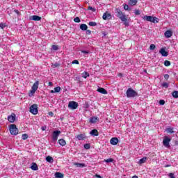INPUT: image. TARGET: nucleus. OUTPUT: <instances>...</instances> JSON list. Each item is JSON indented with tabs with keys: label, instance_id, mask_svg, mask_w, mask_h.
Here are the masks:
<instances>
[{
	"label": "nucleus",
	"instance_id": "38",
	"mask_svg": "<svg viewBox=\"0 0 178 178\" xmlns=\"http://www.w3.org/2000/svg\"><path fill=\"white\" fill-rule=\"evenodd\" d=\"M155 48H156L155 44H150L149 49H151V51H154V49H155Z\"/></svg>",
	"mask_w": 178,
	"mask_h": 178
},
{
	"label": "nucleus",
	"instance_id": "55",
	"mask_svg": "<svg viewBox=\"0 0 178 178\" xmlns=\"http://www.w3.org/2000/svg\"><path fill=\"white\" fill-rule=\"evenodd\" d=\"M81 52L82 54H88V51H86V50H83Z\"/></svg>",
	"mask_w": 178,
	"mask_h": 178
},
{
	"label": "nucleus",
	"instance_id": "39",
	"mask_svg": "<svg viewBox=\"0 0 178 178\" xmlns=\"http://www.w3.org/2000/svg\"><path fill=\"white\" fill-rule=\"evenodd\" d=\"M124 10H131V9H130V8H129V5H127V4H125V5L124 6Z\"/></svg>",
	"mask_w": 178,
	"mask_h": 178
},
{
	"label": "nucleus",
	"instance_id": "34",
	"mask_svg": "<svg viewBox=\"0 0 178 178\" xmlns=\"http://www.w3.org/2000/svg\"><path fill=\"white\" fill-rule=\"evenodd\" d=\"M88 10H92V12H95V10H97V9H95V8H92L91 6H89L88 7Z\"/></svg>",
	"mask_w": 178,
	"mask_h": 178
},
{
	"label": "nucleus",
	"instance_id": "4",
	"mask_svg": "<svg viewBox=\"0 0 178 178\" xmlns=\"http://www.w3.org/2000/svg\"><path fill=\"white\" fill-rule=\"evenodd\" d=\"M143 19L144 20H147V22H151L152 23H158L159 22L158 18L152 16L145 15Z\"/></svg>",
	"mask_w": 178,
	"mask_h": 178
},
{
	"label": "nucleus",
	"instance_id": "6",
	"mask_svg": "<svg viewBox=\"0 0 178 178\" xmlns=\"http://www.w3.org/2000/svg\"><path fill=\"white\" fill-rule=\"evenodd\" d=\"M78 106L79 104L74 101H71L68 104V108H70V109H77Z\"/></svg>",
	"mask_w": 178,
	"mask_h": 178
},
{
	"label": "nucleus",
	"instance_id": "56",
	"mask_svg": "<svg viewBox=\"0 0 178 178\" xmlns=\"http://www.w3.org/2000/svg\"><path fill=\"white\" fill-rule=\"evenodd\" d=\"M49 116H54V113L52 111L49 112Z\"/></svg>",
	"mask_w": 178,
	"mask_h": 178
},
{
	"label": "nucleus",
	"instance_id": "28",
	"mask_svg": "<svg viewBox=\"0 0 178 178\" xmlns=\"http://www.w3.org/2000/svg\"><path fill=\"white\" fill-rule=\"evenodd\" d=\"M137 4V0H130L129 1V5L131 6H134V5Z\"/></svg>",
	"mask_w": 178,
	"mask_h": 178
},
{
	"label": "nucleus",
	"instance_id": "51",
	"mask_svg": "<svg viewBox=\"0 0 178 178\" xmlns=\"http://www.w3.org/2000/svg\"><path fill=\"white\" fill-rule=\"evenodd\" d=\"M36 91H37V90H34V89H32V90H31V95H34Z\"/></svg>",
	"mask_w": 178,
	"mask_h": 178
},
{
	"label": "nucleus",
	"instance_id": "61",
	"mask_svg": "<svg viewBox=\"0 0 178 178\" xmlns=\"http://www.w3.org/2000/svg\"><path fill=\"white\" fill-rule=\"evenodd\" d=\"M169 167H170V165H165V168H169Z\"/></svg>",
	"mask_w": 178,
	"mask_h": 178
},
{
	"label": "nucleus",
	"instance_id": "14",
	"mask_svg": "<svg viewBox=\"0 0 178 178\" xmlns=\"http://www.w3.org/2000/svg\"><path fill=\"white\" fill-rule=\"evenodd\" d=\"M159 53L161 54L162 56H168V55H169V53L165 50V48H161Z\"/></svg>",
	"mask_w": 178,
	"mask_h": 178
},
{
	"label": "nucleus",
	"instance_id": "40",
	"mask_svg": "<svg viewBox=\"0 0 178 178\" xmlns=\"http://www.w3.org/2000/svg\"><path fill=\"white\" fill-rule=\"evenodd\" d=\"M6 27V24L5 23H0V28L2 29H5Z\"/></svg>",
	"mask_w": 178,
	"mask_h": 178
},
{
	"label": "nucleus",
	"instance_id": "50",
	"mask_svg": "<svg viewBox=\"0 0 178 178\" xmlns=\"http://www.w3.org/2000/svg\"><path fill=\"white\" fill-rule=\"evenodd\" d=\"M41 130H42V131H45V130H47V126L42 127Z\"/></svg>",
	"mask_w": 178,
	"mask_h": 178
},
{
	"label": "nucleus",
	"instance_id": "53",
	"mask_svg": "<svg viewBox=\"0 0 178 178\" xmlns=\"http://www.w3.org/2000/svg\"><path fill=\"white\" fill-rule=\"evenodd\" d=\"M15 13H17V15H20V12L19 10H14Z\"/></svg>",
	"mask_w": 178,
	"mask_h": 178
},
{
	"label": "nucleus",
	"instance_id": "27",
	"mask_svg": "<svg viewBox=\"0 0 178 178\" xmlns=\"http://www.w3.org/2000/svg\"><path fill=\"white\" fill-rule=\"evenodd\" d=\"M82 77L83 79H87L88 77H90V74L87 72H84L83 73H82Z\"/></svg>",
	"mask_w": 178,
	"mask_h": 178
},
{
	"label": "nucleus",
	"instance_id": "17",
	"mask_svg": "<svg viewBox=\"0 0 178 178\" xmlns=\"http://www.w3.org/2000/svg\"><path fill=\"white\" fill-rule=\"evenodd\" d=\"M99 120V118H98V117H92L90 118V123H96Z\"/></svg>",
	"mask_w": 178,
	"mask_h": 178
},
{
	"label": "nucleus",
	"instance_id": "11",
	"mask_svg": "<svg viewBox=\"0 0 178 178\" xmlns=\"http://www.w3.org/2000/svg\"><path fill=\"white\" fill-rule=\"evenodd\" d=\"M30 20H33L34 22H40V20H41V17L38 15H33L30 17Z\"/></svg>",
	"mask_w": 178,
	"mask_h": 178
},
{
	"label": "nucleus",
	"instance_id": "31",
	"mask_svg": "<svg viewBox=\"0 0 178 178\" xmlns=\"http://www.w3.org/2000/svg\"><path fill=\"white\" fill-rule=\"evenodd\" d=\"M162 87H163L164 88H169V83H168L166 82H163L162 83Z\"/></svg>",
	"mask_w": 178,
	"mask_h": 178
},
{
	"label": "nucleus",
	"instance_id": "44",
	"mask_svg": "<svg viewBox=\"0 0 178 178\" xmlns=\"http://www.w3.org/2000/svg\"><path fill=\"white\" fill-rule=\"evenodd\" d=\"M105 162H106L107 163H109L111 162H113V159H108L105 160Z\"/></svg>",
	"mask_w": 178,
	"mask_h": 178
},
{
	"label": "nucleus",
	"instance_id": "22",
	"mask_svg": "<svg viewBox=\"0 0 178 178\" xmlns=\"http://www.w3.org/2000/svg\"><path fill=\"white\" fill-rule=\"evenodd\" d=\"M146 161H147V157H143L139 160L138 163L139 165H143V163H145Z\"/></svg>",
	"mask_w": 178,
	"mask_h": 178
},
{
	"label": "nucleus",
	"instance_id": "37",
	"mask_svg": "<svg viewBox=\"0 0 178 178\" xmlns=\"http://www.w3.org/2000/svg\"><path fill=\"white\" fill-rule=\"evenodd\" d=\"M60 91V87L58 86L54 88V92H59Z\"/></svg>",
	"mask_w": 178,
	"mask_h": 178
},
{
	"label": "nucleus",
	"instance_id": "46",
	"mask_svg": "<svg viewBox=\"0 0 178 178\" xmlns=\"http://www.w3.org/2000/svg\"><path fill=\"white\" fill-rule=\"evenodd\" d=\"M134 13H135V15H140V10L136 9Z\"/></svg>",
	"mask_w": 178,
	"mask_h": 178
},
{
	"label": "nucleus",
	"instance_id": "12",
	"mask_svg": "<svg viewBox=\"0 0 178 178\" xmlns=\"http://www.w3.org/2000/svg\"><path fill=\"white\" fill-rule=\"evenodd\" d=\"M103 19L104 20H108V19H111L112 17V15L108 12H106L105 13L103 14Z\"/></svg>",
	"mask_w": 178,
	"mask_h": 178
},
{
	"label": "nucleus",
	"instance_id": "21",
	"mask_svg": "<svg viewBox=\"0 0 178 178\" xmlns=\"http://www.w3.org/2000/svg\"><path fill=\"white\" fill-rule=\"evenodd\" d=\"M31 169H32V170H38V165H37V163H33Z\"/></svg>",
	"mask_w": 178,
	"mask_h": 178
},
{
	"label": "nucleus",
	"instance_id": "15",
	"mask_svg": "<svg viewBox=\"0 0 178 178\" xmlns=\"http://www.w3.org/2000/svg\"><path fill=\"white\" fill-rule=\"evenodd\" d=\"M172 35H173V32H172V31H170V30H168L165 33V37H166V38H170V37H172Z\"/></svg>",
	"mask_w": 178,
	"mask_h": 178
},
{
	"label": "nucleus",
	"instance_id": "54",
	"mask_svg": "<svg viewBox=\"0 0 178 178\" xmlns=\"http://www.w3.org/2000/svg\"><path fill=\"white\" fill-rule=\"evenodd\" d=\"M86 34H88V35L91 34V31H90V30H86Z\"/></svg>",
	"mask_w": 178,
	"mask_h": 178
},
{
	"label": "nucleus",
	"instance_id": "30",
	"mask_svg": "<svg viewBox=\"0 0 178 178\" xmlns=\"http://www.w3.org/2000/svg\"><path fill=\"white\" fill-rule=\"evenodd\" d=\"M83 147L85 149H90V148H91V145H90V143H86L84 145Z\"/></svg>",
	"mask_w": 178,
	"mask_h": 178
},
{
	"label": "nucleus",
	"instance_id": "52",
	"mask_svg": "<svg viewBox=\"0 0 178 178\" xmlns=\"http://www.w3.org/2000/svg\"><path fill=\"white\" fill-rule=\"evenodd\" d=\"M164 79H165V80H168V79H169V74H165V75H164Z\"/></svg>",
	"mask_w": 178,
	"mask_h": 178
},
{
	"label": "nucleus",
	"instance_id": "32",
	"mask_svg": "<svg viewBox=\"0 0 178 178\" xmlns=\"http://www.w3.org/2000/svg\"><path fill=\"white\" fill-rule=\"evenodd\" d=\"M22 140H27L29 138V135L24 134L22 136Z\"/></svg>",
	"mask_w": 178,
	"mask_h": 178
},
{
	"label": "nucleus",
	"instance_id": "8",
	"mask_svg": "<svg viewBox=\"0 0 178 178\" xmlns=\"http://www.w3.org/2000/svg\"><path fill=\"white\" fill-rule=\"evenodd\" d=\"M60 134V131H54L52 134V140L53 141H56L58 140V137Z\"/></svg>",
	"mask_w": 178,
	"mask_h": 178
},
{
	"label": "nucleus",
	"instance_id": "49",
	"mask_svg": "<svg viewBox=\"0 0 178 178\" xmlns=\"http://www.w3.org/2000/svg\"><path fill=\"white\" fill-rule=\"evenodd\" d=\"M164 104H165V100L161 99V100L159 101V104H160V105H163Z\"/></svg>",
	"mask_w": 178,
	"mask_h": 178
},
{
	"label": "nucleus",
	"instance_id": "1",
	"mask_svg": "<svg viewBox=\"0 0 178 178\" xmlns=\"http://www.w3.org/2000/svg\"><path fill=\"white\" fill-rule=\"evenodd\" d=\"M126 94L127 98H134L138 96V93L131 88L127 89Z\"/></svg>",
	"mask_w": 178,
	"mask_h": 178
},
{
	"label": "nucleus",
	"instance_id": "47",
	"mask_svg": "<svg viewBox=\"0 0 178 178\" xmlns=\"http://www.w3.org/2000/svg\"><path fill=\"white\" fill-rule=\"evenodd\" d=\"M122 22H124V26H129V22H127V18H126L125 21H122Z\"/></svg>",
	"mask_w": 178,
	"mask_h": 178
},
{
	"label": "nucleus",
	"instance_id": "62",
	"mask_svg": "<svg viewBox=\"0 0 178 178\" xmlns=\"http://www.w3.org/2000/svg\"><path fill=\"white\" fill-rule=\"evenodd\" d=\"M119 76H122V74H119Z\"/></svg>",
	"mask_w": 178,
	"mask_h": 178
},
{
	"label": "nucleus",
	"instance_id": "58",
	"mask_svg": "<svg viewBox=\"0 0 178 178\" xmlns=\"http://www.w3.org/2000/svg\"><path fill=\"white\" fill-rule=\"evenodd\" d=\"M50 92H51V94H54V92H55V90H51L50 91Z\"/></svg>",
	"mask_w": 178,
	"mask_h": 178
},
{
	"label": "nucleus",
	"instance_id": "42",
	"mask_svg": "<svg viewBox=\"0 0 178 178\" xmlns=\"http://www.w3.org/2000/svg\"><path fill=\"white\" fill-rule=\"evenodd\" d=\"M167 131H168V133H171V134L175 133L172 128H168Z\"/></svg>",
	"mask_w": 178,
	"mask_h": 178
},
{
	"label": "nucleus",
	"instance_id": "60",
	"mask_svg": "<svg viewBox=\"0 0 178 178\" xmlns=\"http://www.w3.org/2000/svg\"><path fill=\"white\" fill-rule=\"evenodd\" d=\"M49 86H52V82H49Z\"/></svg>",
	"mask_w": 178,
	"mask_h": 178
},
{
	"label": "nucleus",
	"instance_id": "23",
	"mask_svg": "<svg viewBox=\"0 0 178 178\" xmlns=\"http://www.w3.org/2000/svg\"><path fill=\"white\" fill-rule=\"evenodd\" d=\"M46 161L47 162H49V163H52L54 162V158L51 156H49L46 157Z\"/></svg>",
	"mask_w": 178,
	"mask_h": 178
},
{
	"label": "nucleus",
	"instance_id": "7",
	"mask_svg": "<svg viewBox=\"0 0 178 178\" xmlns=\"http://www.w3.org/2000/svg\"><path fill=\"white\" fill-rule=\"evenodd\" d=\"M171 139L169 138L168 136H165V138L163 140V145L164 147H166V148H169L170 147V145H169V143H170Z\"/></svg>",
	"mask_w": 178,
	"mask_h": 178
},
{
	"label": "nucleus",
	"instance_id": "36",
	"mask_svg": "<svg viewBox=\"0 0 178 178\" xmlns=\"http://www.w3.org/2000/svg\"><path fill=\"white\" fill-rule=\"evenodd\" d=\"M164 65H165V66H170V61L165 60L164 61Z\"/></svg>",
	"mask_w": 178,
	"mask_h": 178
},
{
	"label": "nucleus",
	"instance_id": "19",
	"mask_svg": "<svg viewBox=\"0 0 178 178\" xmlns=\"http://www.w3.org/2000/svg\"><path fill=\"white\" fill-rule=\"evenodd\" d=\"M88 29V26L86 24H82L80 25V29L83 31H86Z\"/></svg>",
	"mask_w": 178,
	"mask_h": 178
},
{
	"label": "nucleus",
	"instance_id": "24",
	"mask_svg": "<svg viewBox=\"0 0 178 178\" xmlns=\"http://www.w3.org/2000/svg\"><path fill=\"white\" fill-rule=\"evenodd\" d=\"M58 143L60 144V145H62V147H65V145H66V141L63 139H60L58 140Z\"/></svg>",
	"mask_w": 178,
	"mask_h": 178
},
{
	"label": "nucleus",
	"instance_id": "43",
	"mask_svg": "<svg viewBox=\"0 0 178 178\" xmlns=\"http://www.w3.org/2000/svg\"><path fill=\"white\" fill-rule=\"evenodd\" d=\"M88 24H89V26H97V22H89Z\"/></svg>",
	"mask_w": 178,
	"mask_h": 178
},
{
	"label": "nucleus",
	"instance_id": "3",
	"mask_svg": "<svg viewBox=\"0 0 178 178\" xmlns=\"http://www.w3.org/2000/svg\"><path fill=\"white\" fill-rule=\"evenodd\" d=\"M115 13L117 17H119L121 21H125L126 20V16L123 14V12L120 10V9L116 8Z\"/></svg>",
	"mask_w": 178,
	"mask_h": 178
},
{
	"label": "nucleus",
	"instance_id": "33",
	"mask_svg": "<svg viewBox=\"0 0 178 178\" xmlns=\"http://www.w3.org/2000/svg\"><path fill=\"white\" fill-rule=\"evenodd\" d=\"M74 22H75V23H80V22H81V20L80 19V17H76L74 19Z\"/></svg>",
	"mask_w": 178,
	"mask_h": 178
},
{
	"label": "nucleus",
	"instance_id": "13",
	"mask_svg": "<svg viewBox=\"0 0 178 178\" xmlns=\"http://www.w3.org/2000/svg\"><path fill=\"white\" fill-rule=\"evenodd\" d=\"M110 143L112 145H116L118 143H119V139H118V138H112Z\"/></svg>",
	"mask_w": 178,
	"mask_h": 178
},
{
	"label": "nucleus",
	"instance_id": "45",
	"mask_svg": "<svg viewBox=\"0 0 178 178\" xmlns=\"http://www.w3.org/2000/svg\"><path fill=\"white\" fill-rule=\"evenodd\" d=\"M79 60H74L73 61H72V65H79Z\"/></svg>",
	"mask_w": 178,
	"mask_h": 178
},
{
	"label": "nucleus",
	"instance_id": "59",
	"mask_svg": "<svg viewBox=\"0 0 178 178\" xmlns=\"http://www.w3.org/2000/svg\"><path fill=\"white\" fill-rule=\"evenodd\" d=\"M132 178H138V177L137 175L133 176Z\"/></svg>",
	"mask_w": 178,
	"mask_h": 178
},
{
	"label": "nucleus",
	"instance_id": "9",
	"mask_svg": "<svg viewBox=\"0 0 178 178\" xmlns=\"http://www.w3.org/2000/svg\"><path fill=\"white\" fill-rule=\"evenodd\" d=\"M8 120L10 123H15V120H16V114L12 113V115H8Z\"/></svg>",
	"mask_w": 178,
	"mask_h": 178
},
{
	"label": "nucleus",
	"instance_id": "20",
	"mask_svg": "<svg viewBox=\"0 0 178 178\" xmlns=\"http://www.w3.org/2000/svg\"><path fill=\"white\" fill-rule=\"evenodd\" d=\"M90 136H97L99 135V134H98V130H97V129H92V131H90Z\"/></svg>",
	"mask_w": 178,
	"mask_h": 178
},
{
	"label": "nucleus",
	"instance_id": "10",
	"mask_svg": "<svg viewBox=\"0 0 178 178\" xmlns=\"http://www.w3.org/2000/svg\"><path fill=\"white\" fill-rule=\"evenodd\" d=\"M76 138L79 141H83V140H86V138H87V136H86V134H81L77 135Z\"/></svg>",
	"mask_w": 178,
	"mask_h": 178
},
{
	"label": "nucleus",
	"instance_id": "5",
	"mask_svg": "<svg viewBox=\"0 0 178 178\" xmlns=\"http://www.w3.org/2000/svg\"><path fill=\"white\" fill-rule=\"evenodd\" d=\"M29 109V112L33 113V115H37V113H38V106L35 104L31 106Z\"/></svg>",
	"mask_w": 178,
	"mask_h": 178
},
{
	"label": "nucleus",
	"instance_id": "18",
	"mask_svg": "<svg viewBox=\"0 0 178 178\" xmlns=\"http://www.w3.org/2000/svg\"><path fill=\"white\" fill-rule=\"evenodd\" d=\"M98 92H100L101 94H108V91H106V90H105V88H99L97 89Z\"/></svg>",
	"mask_w": 178,
	"mask_h": 178
},
{
	"label": "nucleus",
	"instance_id": "29",
	"mask_svg": "<svg viewBox=\"0 0 178 178\" xmlns=\"http://www.w3.org/2000/svg\"><path fill=\"white\" fill-rule=\"evenodd\" d=\"M172 97L174 98H178V91L177 90H175L174 92H172Z\"/></svg>",
	"mask_w": 178,
	"mask_h": 178
},
{
	"label": "nucleus",
	"instance_id": "57",
	"mask_svg": "<svg viewBox=\"0 0 178 178\" xmlns=\"http://www.w3.org/2000/svg\"><path fill=\"white\" fill-rule=\"evenodd\" d=\"M95 177L98 178H102V177H101V175H95Z\"/></svg>",
	"mask_w": 178,
	"mask_h": 178
},
{
	"label": "nucleus",
	"instance_id": "25",
	"mask_svg": "<svg viewBox=\"0 0 178 178\" xmlns=\"http://www.w3.org/2000/svg\"><path fill=\"white\" fill-rule=\"evenodd\" d=\"M75 166H77L78 168H85L86 164L81 163H74Z\"/></svg>",
	"mask_w": 178,
	"mask_h": 178
},
{
	"label": "nucleus",
	"instance_id": "48",
	"mask_svg": "<svg viewBox=\"0 0 178 178\" xmlns=\"http://www.w3.org/2000/svg\"><path fill=\"white\" fill-rule=\"evenodd\" d=\"M168 176H169V177H170V178H176V177H175V174H173V173H172V172H170V173L168 175Z\"/></svg>",
	"mask_w": 178,
	"mask_h": 178
},
{
	"label": "nucleus",
	"instance_id": "26",
	"mask_svg": "<svg viewBox=\"0 0 178 178\" xmlns=\"http://www.w3.org/2000/svg\"><path fill=\"white\" fill-rule=\"evenodd\" d=\"M54 176L56 178H63V174H62L61 172H56Z\"/></svg>",
	"mask_w": 178,
	"mask_h": 178
},
{
	"label": "nucleus",
	"instance_id": "16",
	"mask_svg": "<svg viewBox=\"0 0 178 178\" xmlns=\"http://www.w3.org/2000/svg\"><path fill=\"white\" fill-rule=\"evenodd\" d=\"M40 84V82L38 81H35L33 86H32V90H38V86Z\"/></svg>",
	"mask_w": 178,
	"mask_h": 178
},
{
	"label": "nucleus",
	"instance_id": "2",
	"mask_svg": "<svg viewBox=\"0 0 178 178\" xmlns=\"http://www.w3.org/2000/svg\"><path fill=\"white\" fill-rule=\"evenodd\" d=\"M9 130L12 136H17L19 134V129L14 124L10 125Z\"/></svg>",
	"mask_w": 178,
	"mask_h": 178
},
{
	"label": "nucleus",
	"instance_id": "41",
	"mask_svg": "<svg viewBox=\"0 0 178 178\" xmlns=\"http://www.w3.org/2000/svg\"><path fill=\"white\" fill-rule=\"evenodd\" d=\"M52 49L53 51H58V49H59V48H58V46L56 45H52Z\"/></svg>",
	"mask_w": 178,
	"mask_h": 178
},
{
	"label": "nucleus",
	"instance_id": "35",
	"mask_svg": "<svg viewBox=\"0 0 178 178\" xmlns=\"http://www.w3.org/2000/svg\"><path fill=\"white\" fill-rule=\"evenodd\" d=\"M52 67L55 68V67H59V66H60V64H59V63H55L54 64H52Z\"/></svg>",
	"mask_w": 178,
	"mask_h": 178
}]
</instances>
